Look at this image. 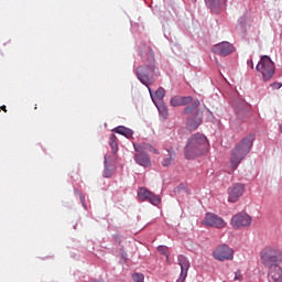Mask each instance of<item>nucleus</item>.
Returning a JSON list of instances; mask_svg holds the SVG:
<instances>
[{
	"instance_id": "obj_38",
	"label": "nucleus",
	"mask_w": 282,
	"mask_h": 282,
	"mask_svg": "<svg viewBox=\"0 0 282 282\" xmlns=\"http://www.w3.org/2000/svg\"><path fill=\"white\" fill-rule=\"evenodd\" d=\"M76 226H77V225H74V230H76Z\"/></svg>"
},
{
	"instance_id": "obj_20",
	"label": "nucleus",
	"mask_w": 282,
	"mask_h": 282,
	"mask_svg": "<svg viewBox=\"0 0 282 282\" xmlns=\"http://www.w3.org/2000/svg\"><path fill=\"white\" fill-rule=\"evenodd\" d=\"M167 156H165L162 161V166L169 167L173 164V160H175V151L172 148L166 150Z\"/></svg>"
},
{
	"instance_id": "obj_26",
	"label": "nucleus",
	"mask_w": 282,
	"mask_h": 282,
	"mask_svg": "<svg viewBox=\"0 0 282 282\" xmlns=\"http://www.w3.org/2000/svg\"><path fill=\"white\" fill-rule=\"evenodd\" d=\"M171 107H182V96H173L170 99Z\"/></svg>"
},
{
	"instance_id": "obj_19",
	"label": "nucleus",
	"mask_w": 282,
	"mask_h": 282,
	"mask_svg": "<svg viewBox=\"0 0 282 282\" xmlns=\"http://www.w3.org/2000/svg\"><path fill=\"white\" fill-rule=\"evenodd\" d=\"M112 131H113V133L123 135V138H128V140L130 138H133V131L131 130V128H127L124 126H118V127L113 128Z\"/></svg>"
},
{
	"instance_id": "obj_2",
	"label": "nucleus",
	"mask_w": 282,
	"mask_h": 282,
	"mask_svg": "<svg viewBox=\"0 0 282 282\" xmlns=\"http://www.w3.org/2000/svg\"><path fill=\"white\" fill-rule=\"evenodd\" d=\"M200 105L199 99H194L193 96H181V107H185L183 110L184 116L192 115L187 118L189 131H195L204 122L202 110H199Z\"/></svg>"
},
{
	"instance_id": "obj_12",
	"label": "nucleus",
	"mask_w": 282,
	"mask_h": 282,
	"mask_svg": "<svg viewBox=\"0 0 282 282\" xmlns=\"http://www.w3.org/2000/svg\"><path fill=\"white\" fill-rule=\"evenodd\" d=\"M229 204H237L239 198L246 193V185L242 183H234L227 189Z\"/></svg>"
},
{
	"instance_id": "obj_23",
	"label": "nucleus",
	"mask_w": 282,
	"mask_h": 282,
	"mask_svg": "<svg viewBox=\"0 0 282 282\" xmlns=\"http://www.w3.org/2000/svg\"><path fill=\"white\" fill-rule=\"evenodd\" d=\"M164 96H166V90L163 87H159L153 95L154 100H160V102H162V100H164Z\"/></svg>"
},
{
	"instance_id": "obj_1",
	"label": "nucleus",
	"mask_w": 282,
	"mask_h": 282,
	"mask_svg": "<svg viewBox=\"0 0 282 282\" xmlns=\"http://www.w3.org/2000/svg\"><path fill=\"white\" fill-rule=\"evenodd\" d=\"M139 56L143 65H140L134 69L135 76L141 85H144L149 91L151 85L155 83V78L160 76V68L155 64V53L151 46L140 44Z\"/></svg>"
},
{
	"instance_id": "obj_32",
	"label": "nucleus",
	"mask_w": 282,
	"mask_h": 282,
	"mask_svg": "<svg viewBox=\"0 0 282 282\" xmlns=\"http://www.w3.org/2000/svg\"><path fill=\"white\" fill-rule=\"evenodd\" d=\"M143 151H151L152 153H158V149L153 148V145L149 144L148 148H143Z\"/></svg>"
},
{
	"instance_id": "obj_29",
	"label": "nucleus",
	"mask_w": 282,
	"mask_h": 282,
	"mask_svg": "<svg viewBox=\"0 0 282 282\" xmlns=\"http://www.w3.org/2000/svg\"><path fill=\"white\" fill-rule=\"evenodd\" d=\"M112 239L116 241V243H118V246L122 243V236H120L119 234L112 235Z\"/></svg>"
},
{
	"instance_id": "obj_10",
	"label": "nucleus",
	"mask_w": 282,
	"mask_h": 282,
	"mask_svg": "<svg viewBox=\"0 0 282 282\" xmlns=\"http://www.w3.org/2000/svg\"><path fill=\"white\" fill-rule=\"evenodd\" d=\"M149 147V143H143L139 145H134V161L139 164V166H143L144 169L151 166V159L149 154L144 151Z\"/></svg>"
},
{
	"instance_id": "obj_21",
	"label": "nucleus",
	"mask_w": 282,
	"mask_h": 282,
	"mask_svg": "<svg viewBox=\"0 0 282 282\" xmlns=\"http://www.w3.org/2000/svg\"><path fill=\"white\" fill-rule=\"evenodd\" d=\"M113 175V170H111V164L107 161V155L104 156V172L102 177L109 180Z\"/></svg>"
},
{
	"instance_id": "obj_3",
	"label": "nucleus",
	"mask_w": 282,
	"mask_h": 282,
	"mask_svg": "<svg viewBox=\"0 0 282 282\" xmlns=\"http://www.w3.org/2000/svg\"><path fill=\"white\" fill-rule=\"evenodd\" d=\"M254 140H257V134L250 132L235 144L230 156L232 171H237V169H239V164L248 158L250 151H252V147H254Z\"/></svg>"
},
{
	"instance_id": "obj_28",
	"label": "nucleus",
	"mask_w": 282,
	"mask_h": 282,
	"mask_svg": "<svg viewBox=\"0 0 282 282\" xmlns=\"http://www.w3.org/2000/svg\"><path fill=\"white\" fill-rule=\"evenodd\" d=\"M234 281H239V282H242V281H243V275L241 274V270H240V269H238V270L235 272Z\"/></svg>"
},
{
	"instance_id": "obj_15",
	"label": "nucleus",
	"mask_w": 282,
	"mask_h": 282,
	"mask_svg": "<svg viewBox=\"0 0 282 282\" xmlns=\"http://www.w3.org/2000/svg\"><path fill=\"white\" fill-rule=\"evenodd\" d=\"M149 94L152 102L155 105L159 111L160 118H162V120H166V118H169V107L164 101H155V97H153V90L151 88H149Z\"/></svg>"
},
{
	"instance_id": "obj_11",
	"label": "nucleus",
	"mask_w": 282,
	"mask_h": 282,
	"mask_svg": "<svg viewBox=\"0 0 282 282\" xmlns=\"http://www.w3.org/2000/svg\"><path fill=\"white\" fill-rule=\"evenodd\" d=\"M213 257L217 261H232L235 259V250L228 245H220L213 251Z\"/></svg>"
},
{
	"instance_id": "obj_37",
	"label": "nucleus",
	"mask_w": 282,
	"mask_h": 282,
	"mask_svg": "<svg viewBox=\"0 0 282 282\" xmlns=\"http://www.w3.org/2000/svg\"><path fill=\"white\" fill-rule=\"evenodd\" d=\"M193 3H197V0H192Z\"/></svg>"
},
{
	"instance_id": "obj_7",
	"label": "nucleus",
	"mask_w": 282,
	"mask_h": 282,
	"mask_svg": "<svg viewBox=\"0 0 282 282\" xmlns=\"http://www.w3.org/2000/svg\"><path fill=\"white\" fill-rule=\"evenodd\" d=\"M203 226L205 228H217V230H223V228L228 226V223H226L219 215L207 212L203 219Z\"/></svg>"
},
{
	"instance_id": "obj_8",
	"label": "nucleus",
	"mask_w": 282,
	"mask_h": 282,
	"mask_svg": "<svg viewBox=\"0 0 282 282\" xmlns=\"http://www.w3.org/2000/svg\"><path fill=\"white\" fill-rule=\"evenodd\" d=\"M137 197L139 202H149V204H152V206H160L162 204V198L160 195L149 191L147 187H139Z\"/></svg>"
},
{
	"instance_id": "obj_9",
	"label": "nucleus",
	"mask_w": 282,
	"mask_h": 282,
	"mask_svg": "<svg viewBox=\"0 0 282 282\" xmlns=\"http://www.w3.org/2000/svg\"><path fill=\"white\" fill-rule=\"evenodd\" d=\"M252 224V217L248 215L246 212H239L234 215L230 219V226L235 230H239L241 228H248Z\"/></svg>"
},
{
	"instance_id": "obj_4",
	"label": "nucleus",
	"mask_w": 282,
	"mask_h": 282,
	"mask_svg": "<svg viewBox=\"0 0 282 282\" xmlns=\"http://www.w3.org/2000/svg\"><path fill=\"white\" fill-rule=\"evenodd\" d=\"M208 151V138L203 133L196 132L187 139V143L184 147L185 160H195L200 155H204Z\"/></svg>"
},
{
	"instance_id": "obj_31",
	"label": "nucleus",
	"mask_w": 282,
	"mask_h": 282,
	"mask_svg": "<svg viewBox=\"0 0 282 282\" xmlns=\"http://www.w3.org/2000/svg\"><path fill=\"white\" fill-rule=\"evenodd\" d=\"M128 254H127V251L122 250L121 251V261H123V263H127L128 261Z\"/></svg>"
},
{
	"instance_id": "obj_18",
	"label": "nucleus",
	"mask_w": 282,
	"mask_h": 282,
	"mask_svg": "<svg viewBox=\"0 0 282 282\" xmlns=\"http://www.w3.org/2000/svg\"><path fill=\"white\" fill-rule=\"evenodd\" d=\"M269 281L270 282H282V268L281 265L269 269Z\"/></svg>"
},
{
	"instance_id": "obj_14",
	"label": "nucleus",
	"mask_w": 282,
	"mask_h": 282,
	"mask_svg": "<svg viewBox=\"0 0 282 282\" xmlns=\"http://www.w3.org/2000/svg\"><path fill=\"white\" fill-rule=\"evenodd\" d=\"M214 53L217 54V56H230L235 52V46L230 44V42H221L216 45H214Z\"/></svg>"
},
{
	"instance_id": "obj_35",
	"label": "nucleus",
	"mask_w": 282,
	"mask_h": 282,
	"mask_svg": "<svg viewBox=\"0 0 282 282\" xmlns=\"http://www.w3.org/2000/svg\"><path fill=\"white\" fill-rule=\"evenodd\" d=\"M279 131L282 133V123L279 126Z\"/></svg>"
},
{
	"instance_id": "obj_6",
	"label": "nucleus",
	"mask_w": 282,
	"mask_h": 282,
	"mask_svg": "<svg viewBox=\"0 0 282 282\" xmlns=\"http://www.w3.org/2000/svg\"><path fill=\"white\" fill-rule=\"evenodd\" d=\"M256 69L261 74L263 83H269L276 73V65L270 56L261 55Z\"/></svg>"
},
{
	"instance_id": "obj_34",
	"label": "nucleus",
	"mask_w": 282,
	"mask_h": 282,
	"mask_svg": "<svg viewBox=\"0 0 282 282\" xmlns=\"http://www.w3.org/2000/svg\"><path fill=\"white\" fill-rule=\"evenodd\" d=\"M247 65H249L251 69H254V63L252 62V58L247 61Z\"/></svg>"
},
{
	"instance_id": "obj_22",
	"label": "nucleus",
	"mask_w": 282,
	"mask_h": 282,
	"mask_svg": "<svg viewBox=\"0 0 282 282\" xmlns=\"http://www.w3.org/2000/svg\"><path fill=\"white\" fill-rule=\"evenodd\" d=\"M109 147L113 155H116L118 153V137H116L113 133H111L109 137Z\"/></svg>"
},
{
	"instance_id": "obj_25",
	"label": "nucleus",
	"mask_w": 282,
	"mask_h": 282,
	"mask_svg": "<svg viewBox=\"0 0 282 282\" xmlns=\"http://www.w3.org/2000/svg\"><path fill=\"white\" fill-rule=\"evenodd\" d=\"M158 252H160V254H162L164 258H166V261H169V258L171 257V253L169 252V247L164 246V245H160L156 248Z\"/></svg>"
},
{
	"instance_id": "obj_27",
	"label": "nucleus",
	"mask_w": 282,
	"mask_h": 282,
	"mask_svg": "<svg viewBox=\"0 0 282 282\" xmlns=\"http://www.w3.org/2000/svg\"><path fill=\"white\" fill-rule=\"evenodd\" d=\"M134 282H144V274L142 273H134L132 275Z\"/></svg>"
},
{
	"instance_id": "obj_16",
	"label": "nucleus",
	"mask_w": 282,
	"mask_h": 282,
	"mask_svg": "<svg viewBox=\"0 0 282 282\" xmlns=\"http://www.w3.org/2000/svg\"><path fill=\"white\" fill-rule=\"evenodd\" d=\"M205 6L214 12V14H219L221 8L226 6V0H205Z\"/></svg>"
},
{
	"instance_id": "obj_5",
	"label": "nucleus",
	"mask_w": 282,
	"mask_h": 282,
	"mask_svg": "<svg viewBox=\"0 0 282 282\" xmlns=\"http://www.w3.org/2000/svg\"><path fill=\"white\" fill-rule=\"evenodd\" d=\"M260 259L264 268L272 270V268L282 263V250L278 247H265L260 253Z\"/></svg>"
},
{
	"instance_id": "obj_17",
	"label": "nucleus",
	"mask_w": 282,
	"mask_h": 282,
	"mask_svg": "<svg viewBox=\"0 0 282 282\" xmlns=\"http://www.w3.org/2000/svg\"><path fill=\"white\" fill-rule=\"evenodd\" d=\"M251 116L252 112L250 111V108L246 106H240L236 109V118L240 120V122H248Z\"/></svg>"
},
{
	"instance_id": "obj_36",
	"label": "nucleus",
	"mask_w": 282,
	"mask_h": 282,
	"mask_svg": "<svg viewBox=\"0 0 282 282\" xmlns=\"http://www.w3.org/2000/svg\"><path fill=\"white\" fill-rule=\"evenodd\" d=\"M1 109H2V111H8V110L6 109V106H1Z\"/></svg>"
},
{
	"instance_id": "obj_24",
	"label": "nucleus",
	"mask_w": 282,
	"mask_h": 282,
	"mask_svg": "<svg viewBox=\"0 0 282 282\" xmlns=\"http://www.w3.org/2000/svg\"><path fill=\"white\" fill-rule=\"evenodd\" d=\"M240 30H242V32H246V28H248V18L246 17V14L241 15L238 21H237Z\"/></svg>"
},
{
	"instance_id": "obj_13",
	"label": "nucleus",
	"mask_w": 282,
	"mask_h": 282,
	"mask_svg": "<svg viewBox=\"0 0 282 282\" xmlns=\"http://www.w3.org/2000/svg\"><path fill=\"white\" fill-rule=\"evenodd\" d=\"M178 265L181 267L180 279L176 282H184L188 276V270L191 269V261L184 254L177 256Z\"/></svg>"
},
{
	"instance_id": "obj_33",
	"label": "nucleus",
	"mask_w": 282,
	"mask_h": 282,
	"mask_svg": "<svg viewBox=\"0 0 282 282\" xmlns=\"http://www.w3.org/2000/svg\"><path fill=\"white\" fill-rule=\"evenodd\" d=\"M79 199H80V203L83 204L84 208H87V206L85 205V195L79 194Z\"/></svg>"
},
{
	"instance_id": "obj_30",
	"label": "nucleus",
	"mask_w": 282,
	"mask_h": 282,
	"mask_svg": "<svg viewBox=\"0 0 282 282\" xmlns=\"http://www.w3.org/2000/svg\"><path fill=\"white\" fill-rule=\"evenodd\" d=\"M270 87L274 90V89H281L282 87V83L279 82H273L270 84Z\"/></svg>"
}]
</instances>
